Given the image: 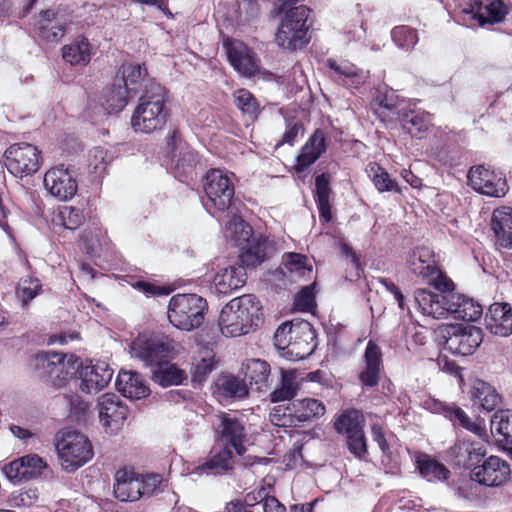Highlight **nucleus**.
Here are the masks:
<instances>
[{
  "label": "nucleus",
  "mask_w": 512,
  "mask_h": 512,
  "mask_svg": "<svg viewBox=\"0 0 512 512\" xmlns=\"http://www.w3.org/2000/svg\"><path fill=\"white\" fill-rule=\"evenodd\" d=\"M179 344L164 334H139L131 343L130 353L146 366L157 367L153 373L156 383L163 387L180 385L187 378L186 373L169 364L179 353Z\"/></svg>",
  "instance_id": "1"
},
{
  "label": "nucleus",
  "mask_w": 512,
  "mask_h": 512,
  "mask_svg": "<svg viewBox=\"0 0 512 512\" xmlns=\"http://www.w3.org/2000/svg\"><path fill=\"white\" fill-rule=\"evenodd\" d=\"M454 285L449 290H439L433 293L425 289L415 291L414 300L423 315L435 319L452 317L456 320L477 321L483 312L482 306L463 294L453 292Z\"/></svg>",
  "instance_id": "2"
},
{
  "label": "nucleus",
  "mask_w": 512,
  "mask_h": 512,
  "mask_svg": "<svg viewBox=\"0 0 512 512\" xmlns=\"http://www.w3.org/2000/svg\"><path fill=\"white\" fill-rule=\"evenodd\" d=\"M170 116L169 101L165 88L152 85L140 98L131 117L135 132L152 133L162 129Z\"/></svg>",
  "instance_id": "3"
},
{
  "label": "nucleus",
  "mask_w": 512,
  "mask_h": 512,
  "mask_svg": "<svg viewBox=\"0 0 512 512\" xmlns=\"http://www.w3.org/2000/svg\"><path fill=\"white\" fill-rule=\"evenodd\" d=\"M260 305L251 294H245L229 301L221 310L218 325L227 337L247 334L249 328L257 326Z\"/></svg>",
  "instance_id": "4"
},
{
  "label": "nucleus",
  "mask_w": 512,
  "mask_h": 512,
  "mask_svg": "<svg viewBox=\"0 0 512 512\" xmlns=\"http://www.w3.org/2000/svg\"><path fill=\"white\" fill-rule=\"evenodd\" d=\"M207 309L206 299L197 294H176L169 301L167 316L177 329L192 331L201 326Z\"/></svg>",
  "instance_id": "5"
},
{
  "label": "nucleus",
  "mask_w": 512,
  "mask_h": 512,
  "mask_svg": "<svg viewBox=\"0 0 512 512\" xmlns=\"http://www.w3.org/2000/svg\"><path fill=\"white\" fill-rule=\"evenodd\" d=\"M80 359L74 354L41 352L34 358V366L55 388L65 386L67 381L79 373Z\"/></svg>",
  "instance_id": "6"
},
{
  "label": "nucleus",
  "mask_w": 512,
  "mask_h": 512,
  "mask_svg": "<svg viewBox=\"0 0 512 512\" xmlns=\"http://www.w3.org/2000/svg\"><path fill=\"white\" fill-rule=\"evenodd\" d=\"M56 451L62 468L68 472L77 470L93 457L90 441L75 430L62 432L56 442Z\"/></svg>",
  "instance_id": "7"
},
{
  "label": "nucleus",
  "mask_w": 512,
  "mask_h": 512,
  "mask_svg": "<svg viewBox=\"0 0 512 512\" xmlns=\"http://www.w3.org/2000/svg\"><path fill=\"white\" fill-rule=\"evenodd\" d=\"M204 192L207 197L204 207L210 214L228 211L235 193L234 174L221 169L208 171L204 182Z\"/></svg>",
  "instance_id": "8"
},
{
  "label": "nucleus",
  "mask_w": 512,
  "mask_h": 512,
  "mask_svg": "<svg viewBox=\"0 0 512 512\" xmlns=\"http://www.w3.org/2000/svg\"><path fill=\"white\" fill-rule=\"evenodd\" d=\"M407 267L437 290H449L453 286V282L439 270L433 250L426 246L412 250L407 259Z\"/></svg>",
  "instance_id": "9"
},
{
  "label": "nucleus",
  "mask_w": 512,
  "mask_h": 512,
  "mask_svg": "<svg viewBox=\"0 0 512 512\" xmlns=\"http://www.w3.org/2000/svg\"><path fill=\"white\" fill-rule=\"evenodd\" d=\"M166 146L171 154L172 169L180 181L194 173L199 163L197 152L191 148L177 130H171L166 136Z\"/></svg>",
  "instance_id": "10"
},
{
  "label": "nucleus",
  "mask_w": 512,
  "mask_h": 512,
  "mask_svg": "<svg viewBox=\"0 0 512 512\" xmlns=\"http://www.w3.org/2000/svg\"><path fill=\"white\" fill-rule=\"evenodd\" d=\"M4 165L15 177H24L36 173L40 167V151L29 143L11 145L3 155Z\"/></svg>",
  "instance_id": "11"
},
{
  "label": "nucleus",
  "mask_w": 512,
  "mask_h": 512,
  "mask_svg": "<svg viewBox=\"0 0 512 512\" xmlns=\"http://www.w3.org/2000/svg\"><path fill=\"white\" fill-rule=\"evenodd\" d=\"M443 349L453 355H471L483 341L482 330L476 326H448L442 334Z\"/></svg>",
  "instance_id": "12"
},
{
  "label": "nucleus",
  "mask_w": 512,
  "mask_h": 512,
  "mask_svg": "<svg viewBox=\"0 0 512 512\" xmlns=\"http://www.w3.org/2000/svg\"><path fill=\"white\" fill-rule=\"evenodd\" d=\"M219 425L216 429L218 442L241 456L246 452L248 442L244 421L235 414L221 413L218 415Z\"/></svg>",
  "instance_id": "13"
},
{
  "label": "nucleus",
  "mask_w": 512,
  "mask_h": 512,
  "mask_svg": "<svg viewBox=\"0 0 512 512\" xmlns=\"http://www.w3.org/2000/svg\"><path fill=\"white\" fill-rule=\"evenodd\" d=\"M467 179L473 190L489 197H503L509 190L502 173L490 170L483 165L471 167Z\"/></svg>",
  "instance_id": "14"
},
{
  "label": "nucleus",
  "mask_w": 512,
  "mask_h": 512,
  "mask_svg": "<svg viewBox=\"0 0 512 512\" xmlns=\"http://www.w3.org/2000/svg\"><path fill=\"white\" fill-rule=\"evenodd\" d=\"M44 186L53 197L68 201L78 190L75 171L63 164L52 167L44 175Z\"/></svg>",
  "instance_id": "15"
},
{
  "label": "nucleus",
  "mask_w": 512,
  "mask_h": 512,
  "mask_svg": "<svg viewBox=\"0 0 512 512\" xmlns=\"http://www.w3.org/2000/svg\"><path fill=\"white\" fill-rule=\"evenodd\" d=\"M510 476L509 464L497 456H490L481 465L475 466L471 471V480L467 481L466 486H476L478 484L488 487H497L504 484Z\"/></svg>",
  "instance_id": "16"
},
{
  "label": "nucleus",
  "mask_w": 512,
  "mask_h": 512,
  "mask_svg": "<svg viewBox=\"0 0 512 512\" xmlns=\"http://www.w3.org/2000/svg\"><path fill=\"white\" fill-rule=\"evenodd\" d=\"M99 421L106 431L116 434L123 426L128 408L114 393H106L98 400Z\"/></svg>",
  "instance_id": "17"
},
{
  "label": "nucleus",
  "mask_w": 512,
  "mask_h": 512,
  "mask_svg": "<svg viewBox=\"0 0 512 512\" xmlns=\"http://www.w3.org/2000/svg\"><path fill=\"white\" fill-rule=\"evenodd\" d=\"M80 389L87 394H97L111 381L114 371L105 361H96L79 368Z\"/></svg>",
  "instance_id": "18"
},
{
  "label": "nucleus",
  "mask_w": 512,
  "mask_h": 512,
  "mask_svg": "<svg viewBox=\"0 0 512 512\" xmlns=\"http://www.w3.org/2000/svg\"><path fill=\"white\" fill-rule=\"evenodd\" d=\"M46 468V463L36 454H30L5 464L2 472L14 484L21 483L40 476Z\"/></svg>",
  "instance_id": "19"
},
{
  "label": "nucleus",
  "mask_w": 512,
  "mask_h": 512,
  "mask_svg": "<svg viewBox=\"0 0 512 512\" xmlns=\"http://www.w3.org/2000/svg\"><path fill=\"white\" fill-rule=\"evenodd\" d=\"M292 341L287 359L298 361L310 356L316 346V332L306 320H295Z\"/></svg>",
  "instance_id": "20"
},
{
  "label": "nucleus",
  "mask_w": 512,
  "mask_h": 512,
  "mask_svg": "<svg viewBox=\"0 0 512 512\" xmlns=\"http://www.w3.org/2000/svg\"><path fill=\"white\" fill-rule=\"evenodd\" d=\"M381 369L382 350L379 345L370 340L366 345L358 374L359 382L364 389L378 386Z\"/></svg>",
  "instance_id": "21"
},
{
  "label": "nucleus",
  "mask_w": 512,
  "mask_h": 512,
  "mask_svg": "<svg viewBox=\"0 0 512 512\" xmlns=\"http://www.w3.org/2000/svg\"><path fill=\"white\" fill-rule=\"evenodd\" d=\"M230 64L240 74L251 77L259 69V60L255 53L241 41H229L225 43Z\"/></svg>",
  "instance_id": "22"
},
{
  "label": "nucleus",
  "mask_w": 512,
  "mask_h": 512,
  "mask_svg": "<svg viewBox=\"0 0 512 512\" xmlns=\"http://www.w3.org/2000/svg\"><path fill=\"white\" fill-rule=\"evenodd\" d=\"M327 66L332 71L331 77L348 89H358L369 77V73L357 68L348 61L328 59Z\"/></svg>",
  "instance_id": "23"
},
{
  "label": "nucleus",
  "mask_w": 512,
  "mask_h": 512,
  "mask_svg": "<svg viewBox=\"0 0 512 512\" xmlns=\"http://www.w3.org/2000/svg\"><path fill=\"white\" fill-rule=\"evenodd\" d=\"M463 12L471 15L480 26H483L487 23L502 22L508 13V8L502 0H484L475 2L470 9H464Z\"/></svg>",
  "instance_id": "24"
},
{
  "label": "nucleus",
  "mask_w": 512,
  "mask_h": 512,
  "mask_svg": "<svg viewBox=\"0 0 512 512\" xmlns=\"http://www.w3.org/2000/svg\"><path fill=\"white\" fill-rule=\"evenodd\" d=\"M486 328L494 335L506 337L512 334V307L507 303L490 305L486 317Z\"/></svg>",
  "instance_id": "25"
},
{
  "label": "nucleus",
  "mask_w": 512,
  "mask_h": 512,
  "mask_svg": "<svg viewBox=\"0 0 512 512\" xmlns=\"http://www.w3.org/2000/svg\"><path fill=\"white\" fill-rule=\"evenodd\" d=\"M240 248L242 249L239 256L241 264L246 267H254L270 257L274 251V244L267 237L259 235L252 240L250 238L248 243Z\"/></svg>",
  "instance_id": "26"
},
{
  "label": "nucleus",
  "mask_w": 512,
  "mask_h": 512,
  "mask_svg": "<svg viewBox=\"0 0 512 512\" xmlns=\"http://www.w3.org/2000/svg\"><path fill=\"white\" fill-rule=\"evenodd\" d=\"M117 390L126 398L140 400L150 394L146 380L135 371H120L116 379Z\"/></svg>",
  "instance_id": "27"
},
{
  "label": "nucleus",
  "mask_w": 512,
  "mask_h": 512,
  "mask_svg": "<svg viewBox=\"0 0 512 512\" xmlns=\"http://www.w3.org/2000/svg\"><path fill=\"white\" fill-rule=\"evenodd\" d=\"M291 424L309 422L322 417L326 412L324 403L315 398L296 399L291 403Z\"/></svg>",
  "instance_id": "28"
},
{
  "label": "nucleus",
  "mask_w": 512,
  "mask_h": 512,
  "mask_svg": "<svg viewBox=\"0 0 512 512\" xmlns=\"http://www.w3.org/2000/svg\"><path fill=\"white\" fill-rule=\"evenodd\" d=\"M245 265H231L220 268L214 276L213 283L218 293L228 294L241 288L246 282Z\"/></svg>",
  "instance_id": "29"
},
{
  "label": "nucleus",
  "mask_w": 512,
  "mask_h": 512,
  "mask_svg": "<svg viewBox=\"0 0 512 512\" xmlns=\"http://www.w3.org/2000/svg\"><path fill=\"white\" fill-rule=\"evenodd\" d=\"M64 16L52 9L42 11L37 22L38 35L46 41H58L65 34Z\"/></svg>",
  "instance_id": "30"
},
{
  "label": "nucleus",
  "mask_w": 512,
  "mask_h": 512,
  "mask_svg": "<svg viewBox=\"0 0 512 512\" xmlns=\"http://www.w3.org/2000/svg\"><path fill=\"white\" fill-rule=\"evenodd\" d=\"M325 151V135L322 130L318 129L309 137L302 147L300 154L297 156L295 169L300 172L304 171L314 164Z\"/></svg>",
  "instance_id": "31"
},
{
  "label": "nucleus",
  "mask_w": 512,
  "mask_h": 512,
  "mask_svg": "<svg viewBox=\"0 0 512 512\" xmlns=\"http://www.w3.org/2000/svg\"><path fill=\"white\" fill-rule=\"evenodd\" d=\"M114 494L120 501H137L141 498L139 475L120 469L115 474Z\"/></svg>",
  "instance_id": "32"
},
{
  "label": "nucleus",
  "mask_w": 512,
  "mask_h": 512,
  "mask_svg": "<svg viewBox=\"0 0 512 512\" xmlns=\"http://www.w3.org/2000/svg\"><path fill=\"white\" fill-rule=\"evenodd\" d=\"M491 227L497 244L501 247L512 248V208L500 207L494 210Z\"/></svg>",
  "instance_id": "33"
},
{
  "label": "nucleus",
  "mask_w": 512,
  "mask_h": 512,
  "mask_svg": "<svg viewBox=\"0 0 512 512\" xmlns=\"http://www.w3.org/2000/svg\"><path fill=\"white\" fill-rule=\"evenodd\" d=\"M132 97L121 83H114L104 88L98 97V104L106 114L119 113Z\"/></svg>",
  "instance_id": "34"
},
{
  "label": "nucleus",
  "mask_w": 512,
  "mask_h": 512,
  "mask_svg": "<svg viewBox=\"0 0 512 512\" xmlns=\"http://www.w3.org/2000/svg\"><path fill=\"white\" fill-rule=\"evenodd\" d=\"M311 36L305 32L279 24L275 33V44L282 50L296 52L309 44Z\"/></svg>",
  "instance_id": "35"
},
{
  "label": "nucleus",
  "mask_w": 512,
  "mask_h": 512,
  "mask_svg": "<svg viewBox=\"0 0 512 512\" xmlns=\"http://www.w3.org/2000/svg\"><path fill=\"white\" fill-rule=\"evenodd\" d=\"M281 12L283 15L279 24L309 34L314 24L313 10L310 7L300 4L299 6Z\"/></svg>",
  "instance_id": "36"
},
{
  "label": "nucleus",
  "mask_w": 512,
  "mask_h": 512,
  "mask_svg": "<svg viewBox=\"0 0 512 512\" xmlns=\"http://www.w3.org/2000/svg\"><path fill=\"white\" fill-rule=\"evenodd\" d=\"M234 451L230 448L223 447L213 453L211 457L203 464L198 465L193 473L198 475L202 473L219 474L230 470L233 466Z\"/></svg>",
  "instance_id": "37"
},
{
  "label": "nucleus",
  "mask_w": 512,
  "mask_h": 512,
  "mask_svg": "<svg viewBox=\"0 0 512 512\" xmlns=\"http://www.w3.org/2000/svg\"><path fill=\"white\" fill-rule=\"evenodd\" d=\"M121 83L127 92L134 97L142 88L146 77V69L137 63H125L119 69Z\"/></svg>",
  "instance_id": "38"
},
{
  "label": "nucleus",
  "mask_w": 512,
  "mask_h": 512,
  "mask_svg": "<svg viewBox=\"0 0 512 512\" xmlns=\"http://www.w3.org/2000/svg\"><path fill=\"white\" fill-rule=\"evenodd\" d=\"M472 398L475 405L490 412L501 404V396L490 384L477 380L473 386Z\"/></svg>",
  "instance_id": "39"
},
{
  "label": "nucleus",
  "mask_w": 512,
  "mask_h": 512,
  "mask_svg": "<svg viewBox=\"0 0 512 512\" xmlns=\"http://www.w3.org/2000/svg\"><path fill=\"white\" fill-rule=\"evenodd\" d=\"M330 180L328 174H320L315 179V201L320 218L328 223L332 219L330 205Z\"/></svg>",
  "instance_id": "40"
},
{
  "label": "nucleus",
  "mask_w": 512,
  "mask_h": 512,
  "mask_svg": "<svg viewBox=\"0 0 512 512\" xmlns=\"http://www.w3.org/2000/svg\"><path fill=\"white\" fill-rule=\"evenodd\" d=\"M244 375L251 386H255L256 390L261 391L268 386L270 376L269 364L260 359H249L243 365Z\"/></svg>",
  "instance_id": "41"
},
{
  "label": "nucleus",
  "mask_w": 512,
  "mask_h": 512,
  "mask_svg": "<svg viewBox=\"0 0 512 512\" xmlns=\"http://www.w3.org/2000/svg\"><path fill=\"white\" fill-rule=\"evenodd\" d=\"M492 435L503 444H512V411L500 410L496 412L490 423Z\"/></svg>",
  "instance_id": "42"
},
{
  "label": "nucleus",
  "mask_w": 512,
  "mask_h": 512,
  "mask_svg": "<svg viewBox=\"0 0 512 512\" xmlns=\"http://www.w3.org/2000/svg\"><path fill=\"white\" fill-rule=\"evenodd\" d=\"M63 59L71 65H86L91 58V48L87 39H77L62 48Z\"/></svg>",
  "instance_id": "43"
},
{
  "label": "nucleus",
  "mask_w": 512,
  "mask_h": 512,
  "mask_svg": "<svg viewBox=\"0 0 512 512\" xmlns=\"http://www.w3.org/2000/svg\"><path fill=\"white\" fill-rule=\"evenodd\" d=\"M299 389V378L295 370H281V385L270 397L272 402L292 399Z\"/></svg>",
  "instance_id": "44"
},
{
  "label": "nucleus",
  "mask_w": 512,
  "mask_h": 512,
  "mask_svg": "<svg viewBox=\"0 0 512 512\" xmlns=\"http://www.w3.org/2000/svg\"><path fill=\"white\" fill-rule=\"evenodd\" d=\"M396 113L403 129L407 130L412 137L421 138L427 131L429 125L428 115L413 111L401 112L400 110H397Z\"/></svg>",
  "instance_id": "45"
},
{
  "label": "nucleus",
  "mask_w": 512,
  "mask_h": 512,
  "mask_svg": "<svg viewBox=\"0 0 512 512\" xmlns=\"http://www.w3.org/2000/svg\"><path fill=\"white\" fill-rule=\"evenodd\" d=\"M420 474L428 481H445L450 475L449 469L429 455H422L417 460Z\"/></svg>",
  "instance_id": "46"
},
{
  "label": "nucleus",
  "mask_w": 512,
  "mask_h": 512,
  "mask_svg": "<svg viewBox=\"0 0 512 512\" xmlns=\"http://www.w3.org/2000/svg\"><path fill=\"white\" fill-rule=\"evenodd\" d=\"M283 270L291 276L309 278L312 274V264L307 256L298 253H288L283 256Z\"/></svg>",
  "instance_id": "47"
},
{
  "label": "nucleus",
  "mask_w": 512,
  "mask_h": 512,
  "mask_svg": "<svg viewBox=\"0 0 512 512\" xmlns=\"http://www.w3.org/2000/svg\"><path fill=\"white\" fill-rule=\"evenodd\" d=\"M225 236L241 247L252 237V228L240 216L233 214L226 224Z\"/></svg>",
  "instance_id": "48"
},
{
  "label": "nucleus",
  "mask_w": 512,
  "mask_h": 512,
  "mask_svg": "<svg viewBox=\"0 0 512 512\" xmlns=\"http://www.w3.org/2000/svg\"><path fill=\"white\" fill-rule=\"evenodd\" d=\"M217 388L227 398H244L248 395L245 382L233 375H224L219 378Z\"/></svg>",
  "instance_id": "49"
},
{
  "label": "nucleus",
  "mask_w": 512,
  "mask_h": 512,
  "mask_svg": "<svg viewBox=\"0 0 512 512\" xmlns=\"http://www.w3.org/2000/svg\"><path fill=\"white\" fill-rule=\"evenodd\" d=\"M369 176L379 192L401 193L398 183L391 178L389 173L378 164L373 163L369 167Z\"/></svg>",
  "instance_id": "50"
},
{
  "label": "nucleus",
  "mask_w": 512,
  "mask_h": 512,
  "mask_svg": "<svg viewBox=\"0 0 512 512\" xmlns=\"http://www.w3.org/2000/svg\"><path fill=\"white\" fill-rule=\"evenodd\" d=\"M111 157L108 151L102 147H94L88 153L87 166L89 173L95 178L102 177L105 174Z\"/></svg>",
  "instance_id": "51"
},
{
  "label": "nucleus",
  "mask_w": 512,
  "mask_h": 512,
  "mask_svg": "<svg viewBox=\"0 0 512 512\" xmlns=\"http://www.w3.org/2000/svg\"><path fill=\"white\" fill-rule=\"evenodd\" d=\"M363 418L358 410L350 409L343 412L335 422V429L339 433H345L347 436L363 431Z\"/></svg>",
  "instance_id": "52"
},
{
  "label": "nucleus",
  "mask_w": 512,
  "mask_h": 512,
  "mask_svg": "<svg viewBox=\"0 0 512 512\" xmlns=\"http://www.w3.org/2000/svg\"><path fill=\"white\" fill-rule=\"evenodd\" d=\"M55 221L61 224L65 229L75 230L79 228L85 221L83 210L72 206L62 207Z\"/></svg>",
  "instance_id": "53"
},
{
  "label": "nucleus",
  "mask_w": 512,
  "mask_h": 512,
  "mask_svg": "<svg viewBox=\"0 0 512 512\" xmlns=\"http://www.w3.org/2000/svg\"><path fill=\"white\" fill-rule=\"evenodd\" d=\"M42 291V284L38 278L26 277L17 285L16 295L23 305H27Z\"/></svg>",
  "instance_id": "54"
},
{
  "label": "nucleus",
  "mask_w": 512,
  "mask_h": 512,
  "mask_svg": "<svg viewBox=\"0 0 512 512\" xmlns=\"http://www.w3.org/2000/svg\"><path fill=\"white\" fill-rule=\"evenodd\" d=\"M215 368L214 355L209 350H204L201 358L195 360L192 366V379L196 382H203L208 374Z\"/></svg>",
  "instance_id": "55"
},
{
  "label": "nucleus",
  "mask_w": 512,
  "mask_h": 512,
  "mask_svg": "<svg viewBox=\"0 0 512 512\" xmlns=\"http://www.w3.org/2000/svg\"><path fill=\"white\" fill-rule=\"evenodd\" d=\"M449 413V420L454 425L458 424L464 429L480 437L485 435L486 431L483 424L481 422L472 421L461 408L456 407L455 410H452Z\"/></svg>",
  "instance_id": "56"
},
{
  "label": "nucleus",
  "mask_w": 512,
  "mask_h": 512,
  "mask_svg": "<svg viewBox=\"0 0 512 512\" xmlns=\"http://www.w3.org/2000/svg\"><path fill=\"white\" fill-rule=\"evenodd\" d=\"M295 320L280 325L274 334L275 347L281 352V356L287 359L292 341Z\"/></svg>",
  "instance_id": "57"
},
{
  "label": "nucleus",
  "mask_w": 512,
  "mask_h": 512,
  "mask_svg": "<svg viewBox=\"0 0 512 512\" xmlns=\"http://www.w3.org/2000/svg\"><path fill=\"white\" fill-rule=\"evenodd\" d=\"M391 37L399 48L407 51L418 42L416 31L408 26L395 27L391 32Z\"/></svg>",
  "instance_id": "58"
},
{
  "label": "nucleus",
  "mask_w": 512,
  "mask_h": 512,
  "mask_svg": "<svg viewBox=\"0 0 512 512\" xmlns=\"http://www.w3.org/2000/svg\"><path fill=\"white\" fill-rule=\"evenodd\" d=\"M234 101L242 113L254 117L258 111V104L254 96L246 89H239L234 92Z\"/></svg>",
  "instance_id": "59"
},
{
  "label": "nucleus",
  "mask_w": 512,
  "mask_h": 512,
  "mask_svg": "<svg viewBox=\"0 0 512 512\" xmlns=\"http://www.w3.org/2000/svg\"><path fill=\"white\" fill-rule=\"evenodd\" d=\"M293 306L298 311H310L315 306L313 286L303 287L294 297Z\"/></svg>",
  "instance_id": "60"
},
{
  "label": "nucleus",
  "mask_w": 512,
  "mask_h": 512,
  "mask_svg": "<svg viewBox=\"0 0 512 512\" xmlns=\"http://www.w3.org/2000/svg\"><path fill=\"white\" fill-rule=\"evenodd\" d=\"M163 477L160 474L139 475L141 497L151 496L160 490Z\"/></svg>",
  "instance_id": "61"
},
{
  "label": "nucleus",
  "mask_w": 512,
  "mask_h": 512,
  "mask_svg": "<svg viewBox=\"0 0 512 512\" xmlns=\"http://www.w3.org/2000/svg\"><path fill=\"white\" fill-rule=\"evenodd\" d=\"M38 500L36 489H27L14 492L11 496V505L18 508H28L34 505Z\"/></svg>",
  "instance_id": "62"
},
{
  "label": "nucleus",
  "mask_w": 512,
  "mask_h": 512,
  "mask_svg": "<svg viewBox=\"0 0 512 512\" xmlns=\"http://www.w3.org/2000/svg\"><path fill=\"white\" fill-rule=\"evenodd\" d=\"M347 445L349 451L359 459H362L367 453L366 439L363 431L348 435Z\"/></svg>",
  "instance_id": "63"
},
{
  "label": "nucleus",
  "mask_w": 512,
  "mask_h": 512,
  "mask_svg": "<svg viewBox=\"0 0 512 512\" xmlns=\"http://www.w3.org/2000/svg\"><path fill=\"white\" fill-rule=\"evenodd\" d=\"M133 287L141 291L147 296L168 295L170 289L165 286H158L148 281L139 280L133 284Z\"/></svg>",
  "instance_id": "64"
}]
</instances>
